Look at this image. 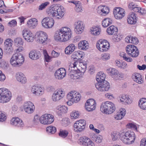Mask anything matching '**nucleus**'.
Returning <instances> with one entry per match:
<instances>
[{"mask_svg":"<svg viewBox=\"0 0 146 146\" xmlns=\"http://www.w3.org/2000/svg\"><path fill=\"white\" fill-rule=\"evenodd\" d=\"M71 35L70 29L67 27H63L61 28L59 31L56 32L54 37L57 41L64 42L69 40L71 37Z\"/></svg>","mask_w":146,"mask_h":146,"instance_id":"nucleus-1","label":"nucleus"},{"mask_svg":"<svg viewBox=\"0 0 146 146\" xmlns=\"http://www.w3.org/2000/svg\"><path fill=\"white\" fill-rule=\"evenodd\" d=\"M46 12L50 16L55 17L58 19L62 18L64 15V10L63 7L57 5L48 8Z\"/></svg>","mask_w":146,"mask_h":146,"instance_id":"nucleus-2","label":"nucleus"},{"mask_svg":"<svg viewBox=\"0 0 146 146\" xmlns=\"http://www.w3.org/2000/svg\"><path fill=\"white\" fill-rule=\"evenodd\" d=\"M120 134L121 140L123 143L126 144H130L134 142L135 137L133 131H128L126 132H122Z\"/></svg>","mask_w":146,"mask_h":146,"instance_id":"nucleus-3","label":"nucleus"},{"mask_svg":"<svg viewBox=\"0 0 146 146\" xmlns=\"http://www.w3.org/2000/svg\"><path fill=\"white\" fill-rule=\"evenodd\" d=\"M81 98V95L78 92L75 91H71L67 95V98L68 100L67 104L70 106L74 103L79 102Z\"/></svg>","mask_w":146,"mask_h":146,"instance_id":"nucleus-4","label":"nucleus"},{"mask_svg":"<svg viewBox=\"0 0 146 146\" xmlns=\"http://www.w3.org/2000/svg\"><path fill=\"white\" fill-rule=\"evenodd\" d=\"M24 58L20 53H15L12 56L10 63L13 66L18 67L21 66L24 63Z\"/></svg>","mask_w":146,"mask_h":146,"instance_id":"nucleus-5","label":"nucleus"},{"mask_svg":"<svg viewBox=\"0 0 146 146\" xmlns=\"http://www.w3.org/2000/svg\"><path fill=\"white\" fill-rule=\"evenodd\" d=\"M115 110V107L114 104L109 101L102 103L100 108V111L102 113L107 114H111Z\"/></svg>","mask_w":146,"mask_h":146,"instance_id":"nucleus-6","label":"nucleus"},{"mask_svg":"<svg viewBox=\"0 0 146 146\" xmlns=\"http://www.w3.org/2000/svg\"><path fill=\"white\" fill-rule=\"evenodd\" d=\"M11 94L8 89L4 88L0 89V102L4 103L9 102L11 99Z\"/></svg>","mask_w":146,"mask_h":146,"instance_id":"nucleus-7","label":"nucleus"},{"mask_svg":"<svg viewBox=\"0 0 146 146\" xmlns=\"http://www.w3.org/2000/svg\"><path fill=\"white\" fill-rule=\"evenodd\" d=\"M35 36V38L40 43L45 44L47 43L48 36L46 33L41 31L37 32Z\"/></svg>","mask_w":146,"mask_h":146,"instance_id":"nucleus-8","label":"nucleus"},{"mask_svg":"<svg viewBox=\"0 0 146 146\" xmlns=\"http://www.w3.org/2000/svg\"><path fill=\"white\" fill-rule=\"evenodd\" d=\"M107 72L110 76L116 80L120 79L124 76L123 73L119 72L114 68H109L107 70Z\"/></svg>","mask_w":146,"mask_h":146,"instance_id":"nucleus-9","label":"nucleus"},{"mask_svg":"<svg viewBox=\"0 0 146 146\" xmlns=\"http://www.w3.org/2000/svg\"><path fill=\"white\" fill-rule=\"evenodd\" d=\"M126 50L127 54L133 57H137L139 54L138 48L133 45H128L126 47Z\"/></svg>","mask_w":146,"mask_h":146,"instance_id":"nucleus-10","label":"nucleus"},{"mask_svg":"<svg viewBox=\"0 0 146 146\" xmlns=\"http://www.w3.org/2000/svg\"><path fill=\"white\" fill-rule=\"evenodd\" d=\"M96 47L100 51L106 52L109 49L110 44L106 40L101 39L99 40L96 44Z\"/></svg>","mask_w":146,"mask_h":146,"instance_id":"nucleus-11","label":"nucleus"},{"mask_svg":"<svg viewBox=\"0 0 146 146\" xmlns=\"http://www.w3.org/2000/svg\"><path fill=\"white\" fill-rule=\"evenodd\" d=\"M40 123L44 125L52 123L54 120L53 116L50 114H45L42 115L39 118Z\"/></svg>","mask_w":146,"mask_h":146,"instance_id":"nucleus-12","label":"nucleus"},{"mask_svg":"<svg viewBox=\"0 0 146 146\" xmlns=\"http://www.w3.org/2000/svg\"><path fill=\"white\" fill-rule=\"evenodd\" d=\"M96 89L100 92L108 91L110 88V84L106 81L98 82L95 85Z\"/></svg>","mask_w":146,"mask_h":146,"instance_id":"nucleus-13","label":"nucleus"},{"mask_svg":"<svg viewBox=\"0 0 146 146\" xmlns=\"http://www.w3.org/2000/svg\"><path fill=\"white\" fill-rule=\"evenodd\" d=\"M65 96V92L64 90L58 89L54 91L52 96V99L54 102L59 100Z\"/></svg>","mask_w":146,"mask_h":146,"instance_id":"nucleus-14","label":"nucleus"},{"mask_svg":"<svg viewBox=\"0 0 146 146\" xmlns=\"http://www.w3.org/2000/svg\"><path fill=\"white\" fill-rule=\"evenodd\" d=\"M79 63L78 61H76L74 63H71L70 64V66L72 68V70H78L80 72L84 73L86 70L87 64L86 63H81L80 64L81 66H79L78 67H77V66Z\"/></svg>","mask_w":146,"mask_h":146,"instance_id":"nucleus-15","label":"nucleus"},{"mask_svg":"<svg viewBox=\"0 0 146 146\" xmlns=\"http://www.w3.org/2000/svg\"><path fill=\"white\" fill-rule=\"evenodd\" d=\"M42 25L46 29L51 28L54 25V21L52 18L48 17L44 18L42 21Z\"/></svg>","mask_w":146,"mask_h":146,"instance_id":"nucleus-16","label":"nucleus"},{"mask_svg":"<svg viewBox=\"0 0 146 146\" xmlns=\"http://www.w3.org/2000/svg\"><path fill=\"white\" fill-rule=\"evenodd\" d=\"M23 37L28 42H33L35 38L33 34L29 31L26 29L23 30L22 32Z\"/></svg>","mask_w":146,"mask_h":146,"instance_id":"nucleus-17","label":"nucleus"},{"mask_svg":"<svg viewBox=\"0 0 146 146\" xmlns=\"http://www.w3.org/2000/svg\"><path fill=\"white\" fill-rule=\"evenodd\" d=\"M24 110L27 113L30 114L34 111L35 107L33 103L30 101H27L24 103L23 105Z\"/></svg>","mask_w":146,"mask_h":146,"instance_id":"nucleus-18","label":"nucleus"},{"mask_svg":"<svg viewBox=\"0 0 146 146\" xmlns=\"http://www.w3.org/2000/svg\"><path fill=\"white\" fill-rule=\"evenodd\" d=\"M113 14L117 19H121L125 15L124 10L119 7H116L113 9Z\"/></svg>","mask_w":146,"mask_h":146,"instance_id":"nucleus-19","label":"nucleus"},{"mask_svg":"<svg viewBox=\"0 0 146 146\" xmlns=\"http://www.w3.org/2000/svg\"><path fill=\"white\" fill-rule=\"evenodd\" d=\"M44 91L43 88L37 85L33 86L31 88V92L32 93L37 96L42 95L44 93Z\"/></svg>","mask_w":146,"mask_h":146,"instance_id":"nucleus-20","label":"nucleus"},{"mask_svg":"<svg viewBox=\"0 0 146 146\" xmlns=\"http://www.w3.org/2000/svg\"><path fill=\"white\" fill-rule=\"evenodd\" d=\"M96 103L95 101L91 99L88 100L85 104V107L88 111L94 110L96 108Z\"/></svg>","mask_w":146,"mask_h":146,"instance_id":"nucleus-21","label":"nucleus"},{"mask_svg":"<svg viewBox=\"0 0 146 146\" xmlns=\"http://www.w3.org/2000/svg\"><path fill=\"white\" fill-rule=\"evenodd\" d=\"M66 71L65 69L61 68L57 70L55 73V78L58 80H61L66 76Z\"/></svg>","mask_w":146,"mask_h":146,"instance_id":"nucleus-22","label":"nucleus"},{"mask_svg":"<svg viewBox=\"0 0 146 146\" xmlns=\"http://www.w3.org/2000/svg\"><path fill=\"white\" fill-rule=\"evenodd\" d=\"M76 27L74 29L75 32L77 34L81 33L83 31L84 26L82 22L78 21L75 23Z\"/></svg>","mask_w":146,"mask_h":146,"instance_id":"nucleus-23","label":"nucleus"},{"mask_svg":"<svg viewBox=\"0 0 146 146\" xmlns=\"http://www.w3.org/2000/svg\"><path fill=\"white\" fill-rule=\"evenodd\" d=\"M17 80L21 83L24 84L27 82V79L25 76L22 72H18L16 74Z\"/></svg>","mask_w":146,"mask_h":146,"instance_id":"nucleus-24","label":"nucleus"},{"mask_svg":"<svg viewBox=\"0 0 146 146\" xmlns=\"http://www.w3.org/2000/svg\"><path fill=\"white\" fill-rule=\"evenodd\" d=\"M29 56L31 59L35 60H36L40 57L41 54L38 50H33L30 52Z\"/></svg>","mask_w":146,"mask_h":146,"instance_id":"nucleus-25","label":"nucleus"},{"mask_svg":"<svg viewBox=\"0 0 146 146\" xmlns=\"http://www.w3.org/2000/svg\"><path fill=\"white\" fill-rule=\"evenodd\" d=\"M11 124L14 126L23 127V125L22 121L17 117H13L11 120Z\"/></svg>","mask_w":146,"mask_h":146,"instance_id":"nucleus-26","label":"nucleus"},{"mask_svg":"<svg viewBox=\"0 0 146 146\" xmlns=\"http://www.w3.org/2000/svg\"><path fill=\"white\" fill-rule=\"evenodd\" d=\"M98 13L100 15H105L109 12V9L105 6H100L98 7Z\"/></svg>","mask_w":146,"mask_h":146,"instance_id":"nucleus-27","label":"nucleus"},{"mask_svg":"<svg viewBox=\"0 0 146 146\" xmlns=\"http://www.w3.org/2000/svg\"><path fill=\"white\" fill-rule=\"evenodd\" d=\"M137 18L134 13H131L128 16L127 21L130 24H135L137 21Z\"/></svg>","mask_w":146,"mask_h":146,"instance_id":"nucleus-28","label":"nucleus"},{"mask_svg":"<svg viewBox=\"0 0 146 146\" xmlns=\"http://www.w3.org/2000/svg\"><path fill=\"white\" fill-rule=\"evenodd\" d=\"M38 24V21L35 18L31 19L27 22V26L30 29L35 28Z\"/></svg>","mask_w":146,"mask_h":146,"instance_id":"nucleus-29","label":"nucleus"},{"mask_svg":"<svg viewBox=\"0 0 146 146\" xmlns=\"http://www.w3.org/2000/svg\"><path fill=\"white\" fill-rule=\"evenodd\" d=\"M118 101L123 104L127 103L129 104L132 102L131 99L129 98L128 96L125 95H122L121 97H119Z\"/></svg>","mask_w":146,"mask_h":146,"instance_id":"nucleus-30","label":"nucleus"},{"mask_svg":"<svg viewBox=\"0 0 146 146\" xmlns=\"http://www.w3.org/2000/svg\"><path fill=\"white\" fill-rule=\"evenodd\" d=\"M56 111L59 115L66 113L68 111L67 108L65 106H59L56 107Z\"/></svg>","mask_w":146,"mask_h":146,"instance_id":"nucleus-31","label":"nucleus"},{"mask_svg":"<svg viewBox=\"0 0 146 146\" xmlns=\"http://www.w3.org/2000/svg\"><path fill=\"white\" fill-rule=\"evenodd\" d=\"M78 47V48L80 50H86L88 48L89 44L86 40H82L79 43Z\"/></svg>","mask_w":146,"mask_h":146,"instance_id":"nucleus-32","label":"nucleus"},{"mask_svg":"<svg viewBox=\"0 0 146 146\" xmlns=\"http://www.w3.org/2000/svg\"><path fill=\"white\" fill-rule=\"evenodd\" d=\"M107 32L109 35H115L118 32L117 28L113 25H111L107 28Z\"/></svg>","mask_w":146,"mask_h":146,"instance_id":"nucleus-33","label":"nucleus"},{"mask_svg":"<svg viewBox=\"0 0 146 146\" xmlns=\"http://www.w3.org/2000/svg\"><path fill=\"white\" fill-rule=\"evenodd\" d=\"M84 55V53L82 51H76L73 53L71 57L74 59L78 60L82 58Z\"/></svg>","mask_w":146,"mask_h":146,"instance_id":"nucleus-34","label":"nucleus"},{"mask_svg":"<svg viewBox=\"0 0 146 146\" xmlns=\"http://www.w3.org/2000/svg\"><path fill=\"white\" fill-rule=\"evenodd\" d=\"M75 49V46L74 44H71L67 47L65 50V54H70L72 53L74 51Z\"/></svg>","mask_w":146,"mask_h":146,"instance_id":"nucleus-35","label":"nucleus"},{"mask_svg":"<svg viewBox=\"0 0 146 146\" xmlns=\"http://www.w3.org/2000/svg\"><path fill=\"white\" fill-rule=\"evenodd\" d=\"M106 75L103 72H98L96 76V79L98 82H102L105 81Z\"/></svg>","mask_w":146,"mask_h":146,"instance_id":"nucleus-36","label":"nucleus"},{"mask_svg":"<svg viewBox=\"0 0 146 146\" xmlns=\"http://www.w3.org/2000/svg\"><path fill=\"white\" fill-rule=\"evenodd\" d=\"M138 106L141 109L146 110V98H141L138 102Z\"/></svg>","mask_w":146,"mask_h":146,"instance_id":"nucleus-37","label":"nucleus"},{"mask_svg":"<svg viewBox=\"0 0 146 146\" xmlns=\"http://www.w3.org/2000/svg\"><path fill=\"white\" fill-rule=\"evenodd\" d=\"M90 139L86 137H83L80 138L79 143L80 144L86 146L87 144L90 141Z\"/></svg>","mask_w":146,"mask_h":146,"instance_id":"nucleus-38","label":"nucleus"},{"mask_svg":"<svg viewBox=\"0 0 146 146\" xmlns=\"http://www.w3.org/2000/svg\"><path fill=\"white\" fill-rule=\"evenodd\" d=\"M141 76L139 73H136L134 75L133 77V80L137 83L141 84L143 82L141 78Z\"/></svg>","mask_w":146,"mask_h":146,"instance_id":"nucleus-39","label":"nucleus"},{"mask_svg":"<svg viewBox=\"0 0 146 146\" xmlns=\"http://www.w3.org/2000/svg\"><path fill=\"white\" fill-rule=\"evenodd\" d=\"M112 22V20L110 18H106L104 19L103 20L102 25L104 27H106L111 24Z\"/></svg>","mask_w":146,"mask_h":146,"instance_id":"nucleus-40","label":"nucleus"},{"mask_svg":"<svg viewBox=\"0 0 146 146\" xmlns=\"http://www.w3.org/2000/svg\"><path fill=\"white\" fill-rule=\"evenodd\" d=\"M101 29L97 27L92 28L90 30L91 34L95 36H97L100 34Z\"/></svg>","mask_w":146,"mask_h":146,"instance_id":"nucleus-41","label":"nucleus"},{"mask_svg":"<svg viewBox=\"0 0 146 146\" xmlns=\"http://www.w3.org/2000/svg\"><path fill=\"white\" fill-rule=\"evenodd\" d=\"M73 127L74 130V131L77 133L81 132L83 131L85 129L83 128V127H81L79 124L76 123V122L74 124Z\"/></svg>","mask_w":146,"mask_h":146,"instance_id":"nucleus-42","label":"nucleus"},{"mask_svg":"<svg viewBox=\"0 0 146 146\" xmlns=\"http://www.w3.org/2000/svg\"><path fill=\"white\" fill-rule=\"evenodd\" d=\"M91 138L94 141L97 143H100L102 142V137L98 136L96 135L93 134L91 135Z\"/></svg>","mask_w":146,"mask_h":146,"instance_id":"nucleus-43","label":"nucleus"},{"mask_svg":"<svg viewBox=\"0 0 146 146\" xmlns=\"http://www.w3.org/2000/svg\"><path fill=\"white\" fill-rule=\"evenodd\" d=\"M14 41L15 45L17 47L23 46V39L20 37L16 38Z\"/></svg>","mask_w":146,"mask_h":146,"instance_id":"nucleus-44","label":"nucleus"},{"mask_svg":"<svg viewBox=\"0 0 146 146\" xmlns=\"http://www.w3.org/2000/svg\"><path fill=\"white\" fill-rule=\"evenodd\" d=\"M13 42L11 39L7 38L6 39L4 42L5 48L12 47Z\"/></svg>","mask_w":146,"mask_h":146,"instance_id":"nucleus-45","label":"nucleus"},{"mask_svg":"<svg viewBox=\"0 0 146 146\" xmlns=\"http://www.w3.org/2000/svg\"><path fill=\"white\" fill-rule=\"evenodd\" d=\"M46 131L49 134H52L55 133L56 131V128L55 127L50 126L46 127Z\"/></svg>","mask_w":146,"mask_h":146,"instance_id":"nucleus-46","label":"nucleus"},{"mask_svg":"<svg viewBox=\"0 0 146 146\" xmlns=\"http://www.w3.org/2000/svg\"><path fill=\"white\" fill-rule=\"evenodd\" d=\"M120 56L123 58L124 60L127 62H131L132 61L131 58L129 57L124 52H122L120 54Z\"/></svg>","mask_w":146,"mask_h":146,"instance_id":"nucleus-47","label":"nucleus"},{"mask_svg":"<svg viewBox=\"0 0 146 146\" xmlns=\"http://www.w3.org/2000/svg\"><path fill=\"white\" fill-rule=\"evenodd\" d=\"M110 58V54L108 53H105L101 55L100 59L103 61H106L109 59Z\"/></svg>","mask_w":146,"mask_h":146,"instance_id":"nucleus-48","label":"nucleus"},{"mask_svg":"<svg viewBox=\"0 0 146 146\" xmlns=\"http://www.w3.org/2000/svg\"><path fill=\"white\" fill-rule=\"evenodd\" d=\"M79 113L78 111L74 110L70 113V116L72 119H76L79 117Z\"/></svg>","mask_w":146,"mask_h":146,"instance_id":"nucleus-49","label":"nucleus"},{"mask_svg":"<svg viewBox=\"0 0 146 146\" xmlns=\"http://www.w3.org/2000/svg\"><path fill=\"white\" fill-rule=\"evenodd\" d=\"M61 123L63 126L66 127L70 124V122L69 119L66 117L63 119L61 121Z\"/></svg>","mask_w":146,"mask_h":146,"instance_id":"nucleus-50","label":"nucleus"},{"mask_svg":"<svg viewBox=\"0 0 146 146\" xmlns=\"http://www.w3.org/2000/svg\"><path fill=\"white\" fill-rule=\"evenodd\" d=\"M119 133L115 131L112 132L111 134V137L112 140L113 141H116L119 137Z\"/></svg>","mask_w":146,"mask_h":146,"instance_id":"nucleus-51","label":"nucleus"},{"mask_svg":"<svg viewBox=\"0 0 146 146\" xmlns=\"http://www.w3.org/2000/svg\"><path fill=\"white\" fill-rule=\"evenodd\" d=\"M43 53L46 61L50 62L51 59L52 58V56L50 57L48 54L46 50H43Z\"/></svg>","mask_w":146,"mask_h":146,"instance_id":"nucleus-52","label":"nucleus"},{"mask_svg":"<svg viewBox=\"0 0 146 146\" xmlns=\"http://www.w3.org/2000/svg\"><path fill=\"white\" fill-rule=\"evenodd\" d=\"M76 123L79 124L81 127H83V128L85 129L86 122L83 119H80L76 121Z\"/></svg>","mask_w":146,"mask_h":146,"instance_id":"nucleus-53","label":"nucleus"},{"mask_svg":"<svg viewBox=\"0 0 146 146\" xmlns=\"http://www.w3.org/2000/svg\"><path fill=\"white\" fill-rule=\"evenodd\" d=\"M68 132L66 130L60 131L59 133V135L62 137L65 138L68 135Z\"/></svg>","mask_w":146,"mask_h":146,"instance_id":"nucleus-54","label":"nucleus"},{"mask_svg":"<svg viewBox=\"0 0 146 146\" xmlns=\"http://www.w3.org/2000/svg\"><path fill=\"white\" fill-rule=\"evenodd\" d=\"M49 3L48 2H45L44 3H42L40 4L38 7V10H42L44 9L46 7Z\"/></svg>","mask_w":146,"mask_h":146,"instance_id":"nucleus-55","label":"nucleus"},{"mask_svg":"<svg viewBox=\"0 0 146 146\" xmlns=\"http://www.w3.org/2000/svg\"><path fill=\"white\" fill-rule=\"evenodd\" d=\"M127 126L128 128H132L136 131L137 130V127L136 125L134 123H128L127 125Z\"/></svg>","mask_w":146,"mask_h":146,"instance_id":"nucleus-56","label":"nucleus"},{"mask_svg":"<svg viewBox=\"0 0 146 146\" xmlns=\"http://www.w3.org/2000/svg\"><path fill=\"white\" fill-rule=\"evenodd\" d=\"M5 49L7 54H11L13 52V47L6 48Z\"/></svg>","mask_w":146,"mask_h":146,"instance_id":"nucleus-57","label":"nucleus"},{"mask_svg":"<svg viewBox=\"0 0 146 146\" xmlns=\"http://www.w3.org/2000/svg\"><path fill=\"white\" fill-rule=\"evenodd\" d=\"M76 5L75 10L76 12H80L82 11V8L81 5L77 3L76 4Z\"/></svg>","mask_w":146,"mask_h":146,"instance_id":"nucleus-58","label":"nucleus"},{"mask_svg":"<svg viewBox=\"0 0 146 146\" xmlns=\"http://www.w3.org/2000/svg\"><path fill=\"white\" fill-rule=\"evenodd\" d=\"M6 117L4 114L0 112V121L3 122L5 120Z\"/></svg>","mask_w":146,"mask_h":146,"instance_id":"nucleus-59","label":"nucleus"},{"mask_svg":"<svg viewBox=\"0 0 146 146\" xmlns=\"http://www.w3.org/2000/svg\"><path fill=\"white\" fill-rule=\"evenodd\" d=\"M60 54L59 53L56 52L53 50L51 52V56L52 58H57L59 56Z\"/></svg>","mask_w":146,"mask_h":146,"instance_id":"nucleus-60","label":"nucleus"},{"mask_svg":"<svg viewBox=\"0 0 146 146\" xmlns=\"http://www.w3.org/2000/svg\"><path fill=\"white\" fill-rule=\"evenodd\" d=\"M1 66L4 69H7L9 67V65L8 63L6 62H3L1 64Z\"/></svg>","mask_w":146,"mask_h":146,"instance_id":"nucleus-61","label":"nucleus"},{"mask_svg":"<svg viewBox=\"0 0 146 146\" xmlns=\"http://www.w3.org/2000/svg\"><path fill=\"white\" fill-rule=\"evenodd\" d=\"M105 97L109 100H112L114 98L113 95L111 93H107L105 95Z\"/></svg>","mask_w":146,"mask_h":146,"instance_id":"nucleus-62","label":"nucleus"},{"mask_svg":"<svg viewBox=\"0 0 146 146\" xmlns=\"http://www.w3.org/2000/svg\"><path fill=\"white\" fill-rule=\"evenodd\" d=\"M131 38V43L135 44H137L139 42L137 38L132 36Z\"/></svg>","mask_w":146,"mask_h":146,"instance_id":"nucleus-63","label":"nucleus"},{"mask_svg":"<svg viewBox=\"0 0 146 146\" xmlns=\"http://www.w3.org/2000/svg\"><path fill=\"white\" fill-rule=\"evenodd\" d=\"M140 146H146V138H144L141 139Z\"/></svg>","mask_w":146,"mask_h":146,"instance_id":"nucleus-64","label":"nucleus"}]
</instances>
